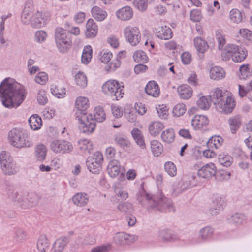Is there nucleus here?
I'll use <instances>...</instances> for the list:
<instances>
[{"mask_svg":"<svg viewBox=\"0 0 252 252\" xmlns=\"http://www.w3.org/2000/svg\"><path fill=\"white\" fill-rule=\"evenodd\" d=\"M50 17V14L47 11H37L32 15V26L33 28H40L44 27Z\"/></svg>","mask_w":252,"mask_h":252,"instance_id":"obj_11","label":"nucleus"},{"mask_svg":"<svg viewBox=\"0 0 252 252\" xmlns=\"http://www.w3.org/2000/svg\"><path fill=\"white\" fill-rule=\"evenodd\" d=\"M137 199L139 203L149 210L160 212L174 211L172 201L161 191L152 195L142 190L137 194Z\"/></svg>","mask_w":252,"mask_h":252,"instance_id":"obj_2","label":"nucleus"},{"mask_svg":"<svg viewBox=\"0 0 252 252\" xmlns=\"http://www.w3.org/2000/svg\"><path fill=\"white\" fill-rule=\"evenodd\" d=\"M214 229L210 226H205L201 229L199 232V237L203 240H208L213 235Z\"/></svg>","mask_w":252,"mask_h":252,"instance_id":"obj_42","label":"nucleus"},{"mask_svg":"<svg viewBox=\"0 0 252 252\" xmlns=\"http://www.w3.org/2000/svg\"><path fill=\"white\" fill-rule=\"evenodd\" d=\"M116 14L119 19L127 21L132 17L133 12L132 9L130 6H126L117 10Z\"/></svg>","mask_w":252,"mask_h":252,"instance_id":"obj_17","label":"nucleus"},{"mask_svg":"<svg viewBox=\"0 0 252 252\" xmlns=\"http://www.w3.org/2000/svg\"><path fill=\"white\" fill-rule=\"evenodd\" d=\"M163 124L158 121H154L150 123L149 125V132L153 136L158 135L163 129Z\"/></svg>","mask_w":252,"mask_h":252,"instance_id":"obj_23","label":"nucleus"},{"mask_svg":"<svg viewBox=\"0 0 252 252\" xmlns=\"http://www.w3.org/2000/svg\"><path fill=\"white\" fill-rule=\"evenodd\" d=\"M91 13L93 17L98 21H103L107 15V12L105 10L97 6L92 7Z\"/></svg>","mask_w":252,"mask_h":252,"instance_id":"obj_31","label":"nucleus"},{"mask_svg":"<svg viewBox=\"0 0 252 252\" xmlns=\"http://www.w3.org/2000/svg\"><path fill=\"white\" fill-rule=\"evenodd\" d=\"M72 201L76 206L82 207L87 204L89 201V197L87 194L78 193L73 196Z\"/></svg>","mask_w":252,"mask_h":252,"instance_id":"obj_26","label":"nucleus"},{"mask_svg":"<svg viewBox=\"0 0 252 252\" xmlns=\"http://www.w3.org/2000/svg\"><path fill=\"white\" fill-rule=\"evenodd\" d=\"M124 35L126 41L132 46H136L140 41L141 33L139 29L136 27L129 26L125 27Z\"/></svg>","mask_w":252,"mask_h":252,"instance_id":"obj_9","label":"nucleus"},{"mask_svg":"<svg viewBox=\"0 0 252 252\" xmlns=\"http://www.w3.org/2000/svg\"><path fill=\"white\" fill-rule=\"evenodd\" d=\"M47 36L46 32L43 30L37 31L35 34V40L38 43L44 42Z\"/></svg>","mask_w":252,"mask_h":252,"instance_id":"obj_62","label":"nucleus"},{"mask_svg":"<svg viewBox=\"0 0 252 252\" xmlns=\"http://www.w3.org/2000/svg\"><path fill=\"white\" fill-rule=\"evenodd\" d=\"M32 13L27 10H23L21 16V20L23 24L28 25L30 23L32 25V20L33 15Z\"/></svg>","mask_w":252,"mask_h":252,"instance_id":"obj_57","label":"nucleus"},{"mask_svg":"<svg viewBox=\"0 0 252 252\" xmlns=\"http://www.w3.org/2000/svg\"><path fill=\"white\" fill-rule=\"evenodd\" d=\"M239 72L240 75L239 76L240 79H245L252 75V71L250 70L248 64L241 65L239 68Z\"/></svg>","mask_w":252,"mask_h":252,"instance_id":"obj_53","label":"nucleus"},{"mask_svg":"<svg viewBox=\"0 0 252 252\" xmlns=\"http://www.w3.org/2000/svg\"><path fill=\"white\" fill-rule=\"evenodd\" d=\"M209 100H208L205 96H202L197 101L196 104L199 109L205 110L208 109L210 107V103L212 102L210 101V95Z\"/></svg>","mask_w":252,"mask_h":252,"instance_id":"obj_54","label":"nucleus"},{"mask_svg":"<svg viewBox=\"0 0 252 252\" xmlns=\"http://www.w3.org/2000/svg\"><path fill=\"white\" fill-rule=\"evenodd\" d=\"M89 106V100L87 97L79 96L77 98L75 102V117L88 114L87 109Z\"/></svg>","mask_w":252,"mask_h":252,"instance_id":"obj_14","label":"nucleus"},{"mask_svg":"<svg viewBox=\"0 0 252 252\" xmlns=\"http://www.w3.org/2000/svg\"><path fill=\"white\" fill-rule=\"evenodd\" d=\"M158 238L163 241H169L175 240V236L173 235L170 230H161L158 232Z\"/></svg>","mask_w":252,"mask_h":252,"instance_id":"obj_46","label":"nucleus"},{"mask_svg":"<svg viewBox=\"0 0 252 252\" xmlns=\"http://www.w3.org/2000/svg\"><path fill=\"white\" fill-rule=\"evenodd\" d=\"M37 100L38 103L41 105H44L47 103L48 98L45 91L41 90L38 91Z\"/></svg>","mask_w":252,"mask_h":252,"instance_id":"obj_59","label":"nucleus"},{"mask_svg":"<svg viewBox=\"0 0 252 252\" xmlns=\"http://www.w3.org/2000/svg\"><path fill=\"white\" fill-rule=\"evenodd\" d=\"M190 18L193 22L200 21L202 18L201 11L198 9H192L190 12Z\"/></svg>","mask_w":252,"mask_h":252,"instance_id":"obj_63","label":"nucleus"},{"mask_svg":"<svg viewBox=\"0 0 252 252\" xmlns=\"http://www.w3.org/2000/svg\"><path fill=\"white\" fill-rule=\"evenodd\" d=\"M244 220V215L242 214L235 213L228 219V221L230 224L237 226L241 224Z\"/></svg>","mask_w":252,"mask_h":252,"instance_id":"obj_52","label":"nucleus"},{"mask_svg":"<svg viewBox=\"0 0 252 252\" xmlns=\"http://www.w3.org/2000/svg\"><path fill=\"white\" fill-rule=\"evenodd\" d=\"M28 122L31 128L33 130L40 129L42 124V119L37 114H33L29 118Z\"/></svg>","mask_w":252,"mask_h":252,"instance_id":"obj_30","label":"nucleus"},{"mask_svg":"<svg viewBox=\"0 0 252 252\" xmlns=\"http://www.w3.org/2000/svg\"><path fill=\"white\" fill-rule=\"evenodd\" d=\"M48 79V75L44 72L38 73L35 77V81L41 85L44 84Z\"/></svg>","mask_w":252,"mask_h":252,"instance_id":"obj_64","label":"nucleus"},{"mask_svg":"<svg viewBox=\"0 0 252 252\" xmlns=\"http://www.w3.org/2000/svg\"><path fill=\"white\" fill-rule=\"evenodd\" d=\"M156 110L159 118L162 119H166L167 118L168 114L166 106L159 105L156 107Z\"/></svg>","mask_w":252,"mask_h":252,"instance_id":"obj_60","label":"nucleus"},{"mask_svg":"<svg viewBox=\"0 0 252 252\" xmlns=\"http://www.w3.org/2000/svg\"><path fill=\"white\" fill-rule=\"evenodd\" d=\"M47 153V149L43 144L38 145L35 150V156L36 159L38 161H42L46 158Z\"/></svg>","mask_w":252,"mask_h":252,"instance_id":"obj_39","label":"nucleus"},{"mask_svg":"<svg viewBox=\"0 0 252 252\" xmlns=\"http://www.w3.org/2000/svg\"><path fill=\"white\" fill-rule=\"evenodd\" d=\"M194 44L197 51L201 53H204L208 48L207 42L201 37H195Z\"/></svg>","mask_w":252,"mask_h":252,"instance_id":"obj_35","label":"nucleus"},{"mask_svg":"<svg viewBox=\"0 0 252 252\" xmlns=\"http://www.w3.org/2000/svg\"><path fill=\"white\" fill-rule=\"evenodd\" d=\"M186 110L185 105L183 104H178L174 106L172 113L174 116L180 117L185 114Z\"/></svg>","mask_w":252,"mask_h":252,"instance_id":"obj_58","label":"nucleus"},{"mask_svg":"<svg viewBox=\"0 0 252 252\" xmlns=\"http://www.w3.org/2000/svg\"><path fill=\"white\" fill-rule=\"evenodd\" d=\"M93 117L95 123V121L99 123L103 122L106 118L105 113L103 109L100 106L95 107L94 110V114Z\"/></svg>","mask_w":252,"mask_h":252,"instance_id":"obj_40","label":"nucleus"},{"mask_svg":"<svg viewBox=\"0 0 252 252\" xmlns=\"http://www.w3.org/2000/svg\"><path fill=\"white\" fill-rule=\"evenodd\" d=\"M147 0H134L133 5L139 10L145 11L147 8Z\"/></svg>","mask_w":252,"mask_h":252,"instance_id":"obj_61","label":"nucleus"},{"mask_svg":"<svg viewBox=\"0 0 252 252\" xmlns=\"http://www.w3.org/2000/svg\"><path fill=\"white\" fill-rule=\"evenodd\" d=\"M145 92L149 95L157 97L160 94V89L158 84L155 81H149L145 88Z\"/></svg>","mask_w":252,"mask_h":252,"instance_id":"obj_18","label":"nucleus"},{"mask_svg":"<svg viewBox=\"0 0 252 252\" xmlns=\"http://www.w3.org/2000/svg\"><path fill=\"white\" fill-rule=\"evenodd\" d=\"M55 40L56 46L61 53H66L72 44L70 34L62 27H57L55 30Z\"/></svg>","mask_w":252,"mask_h":252,"instance_id":"obj_5","label":"nucleus"},{"mask_svg":"<svg viewBox=\"0 0 252 252\" xmlns=\"http://www.w3.org/2000/svg\"><path fill=\"white\" fill-rule=\"evenodd\" d=\"M123 88L124 86L121 85L118 81L109 80L103 84L102 90L105 94L110 96L112 100H118L123 96Z\"/></svg>","mask_w":252,"mask_h":252,"instance_id":"obj_6","label":"nucleus"},{"mask_svg":"<svg viewBox=\"0 0 252 252\" xmlns=\"http://www.w3.org/2000/svg\"><path fill=\"white\" fill-rule=\"evenodd\" d=\"M216 173V167L213 163L206 164L197 172V176L200 178L209 179L215 176Z\"/></svg>","mask_w":252,"mask_h":252,"instance_id":"obj_15","label":"nucleus"},{"mask_svg":"<svg viewBox=\"0 0 252 252\" xmlns=\"http://www.w3.org/2000/svg\"><path fill=\"white\" fill-rule=\"evenodd\" d=\"M218 160L220 164L227 167L231 165L233 158L228 155L220 154L218 156Z\"/></svg>","mask_w":252,"mask_h":252,"instance_id":"obj_49","label":"nucleus"},{"mask_svg":"<svg viewBox=\"0 0 252 252\" xmlns=\"http://www.w3.org/2000/svg\"><path fill=\"white\" fill-rule=\"evenodd\" d=\"M164 170L171 177H174L177 174V168L172 162H166L164 164Z\"/></svg>","mask_w":252,"mask_h":252,"instance_id":"obj_55","label":"nucleus"},{"mask_svg":"<svg viewBox=\"0 0 252 252\" xmlns=\"http://www.w3.org/2000/svg\"><path fill=\"white\" fill-rule=\"evenodd\" d=\"M207 117L204 115H196L191 120V125L195 129H201L208 124Z\"/></svg>","mask_w":252,"mask_h":252,"instance_id":"obj_19","label":"nucleus"},{"mask_svg":"<svg viewBox=\"0 0 252 252\" xmlns=\"http://www.w3.org/2000/svg\"><path fill=\"white\" fill-rule=\"evenodd\" d=\"M137 239V237L134 235H130L124 232H118L113 236L114 242L118 245L130 244Z\"/></svg>","mask_w":252,"mask_h":252,"instance_id":"obj_13","label":"nucleus"},{"mask_svg":"<svg viewBox=\"0 0 252 252\" xmlns=\"http://www.w3.org/2000/svg\"><path fill=\"white\" fill-rule=\"evenodd\" d=\"M247 56V50L240 47L238 51L232 55V59L235 62H241L244 61Z\"/></svg>","mask_w":252,"mask_h":252,"instance_id":"obj_36","label":"nucleus"},{"mask_svg":"<svg viewBox=\"0 0 252 252\" xmlns=\"http://www.w3.org/2000/svg\"><path fill=\"white\" fill-rule=\"evenodd\" d=\"M40 199V196L35 193L30 192L26 194V200L24 203L26 207L36 205Z\"/></svg>","mask_w":252,"mask_h":252,"instance_id":"obj_25","label":"nucleus"},{"mask_svg":"<svg viewBox=\"0 0 252 252\" xmlns=\"http://www.w3.org/2000/svg\"><path fill=\"white\" fill-rule=\"evenodd\" d=\"M228 123L231 132L233 134L236 133L241 124L239 116L230 117L228 120Z\"/></svg>","mask_w":252,"mask_h":252,"instance_id":"obj_33","label":"nucleus"},{"mask_svg":"<svg viewBox=\"0 0 252 252\" xmlns=\"http://www.w3.org/2000/svg\"><path fill=\"white\" fill-rule=\"evenodd\" d=\"M133 58L136 62L140 63H145L148 60V58L145 52L141 50L135 52L133 54Z\"/></svg>","mask_w":252,"mask_h":252,"instance_id":"obj_51","label":"nucleus"},{"mask_svg":"<svg viewBox=\"0 0 252 252\" xmlns=\"http://www.w3.org/2000/svg\"><path fill=\"white\" fill-rule=\"evenodd\" d=\"M79 123V128L86 134L93 133L96 127V124L91 114H86L75 117Z\"/></svg>","mask_w":252,"mask_h":252,"instance_id":"obj_8","label":"nucleus"},{"mask_svg":"<svg viewBox=\"0 0 252 252\" xmlns=\"http://www.w3.org/2000/svg\"><path fill=\"white\" fill-rule=\"evenodd\" d=\"M27 92L25 87L17 82L5 78L0 85V97L3 106L17 108L25 100Z\"/></svg>","mask_w":252,"mask_h":252,"instance_id":"obj_1","label":"nucleus"},{"mask_svg":"<svg viewBox=\"0 0 252 252\" xmlns=\"http://www.w3.org/2000/svg\"><path fill=\"white\" fill-rule=\"evenodd\" d=\"M0 163L1 169L5 175L10 176L17 173L16 164L9 153L4 151L0 153Z\"/></svg>","mask_w":252,"mask_h":252,"instance_id":"obj_7","label":"nucleus"},{"mask_svg":"<svg viewBox=\"0 0 252 252\" xmlns=\"http://www.w3.org/2000/svg\"><path fill=\"white\" fill-rule=\"evenodd\" d=\"M114 140L116 144L119 146L126 148L129 146L130 142L126 136L121 133H117L114 135Z\"/></svg>","mask_w":252,"mask_h":252,"instance_id":"obj_34","label":"nucleus"},{"mask_svg":"<svg viewBox=\"0 0 252 252\" xmlns=\"http://www.w3.org/2000/svg\"><path fill=\"white\" fill-rule=\"evenodd\" d=\"M231 20L235 23H239L242 21L243 13L237 9H232L229 13Z\"/></svg>","mask_w":252,"mask_h":252,"instance_id":"obj_48","label":"nucleus"},{"mask_svg":"<svg viewBox=\"0 0 252 252\" xmlns=\"http://www.w3.org/2000/svg\"><path fill=\"white\" fill-rule=\"evenodd\" d=\"M210 97V101L216 108L221 109L225 114L231 113L235 106L232 97L220 88H216L212 91Z\"/></svg>","mask_w":252,"mask_h":252,"instance_id":"obj_3","label":"nucleus"},{"mask_svg":"<svg viewBox=\"0 0 252 252\" xmlns=\"http://www.w3.org/2000/svg\"><path fill=\"white\" fill-rule=\"evenodd\" d=\"M103 158L99 152L94 153L92 157H89L86 161V165L89 171L93 174H97L101 169V165Z\"/></svg>","mask_w":252,"mask_h":252,"instance_id":"obj_10","label":"nucleus"},{"mask_svg":"<svg viewBox=\"0 0 252 252\" xmlns=\"http://www.w3.org/2000/svg\"><path fill=\"white\" fill-rule=\"evenodd\" d=\"M162 141L168 143L173 142L175 138V133L173 128H168L163 131L161 135Z\"/></svg>","mask_w":252,"mask_h":252,"instance_id":"obj_38","label":"nucleus"},{"mask_svg":"<svg viewBox=\"0 0 252 252\" xmlns=\"http://www.w3.org/2000/svg\"><path fill=\"white\" fill-rule=\"evenodd\" d=\"M49 243L45 236H40L37 242V248L40 252H44L48 248Z\"/></svg>","mask_w":252,"mask_h":252,"instance_id":"obj_50","label":"nucleus"},{"mask_svg":"<svg viewBox=\"0 0 252 252\" xmlns=\"http://www.w3.org/2000/svg\"><path fill=\"white\" fill-rule=\"evenodd\" d=\"M223 142L222 138L220 136H214L210 138L207 143L208 148H213L214 150L219 149Z\"/></svg>","mask_w":252,"mask_h":252,"instance_id":"obj_28","label":"nucleus"},{"mask_svg":"<svg viewBox=\"0 0 252 252\" xmlns=\"http://www.w3.org/2000/svg\"><path fill=\"white\" fill-rule=\"evenodd\" d=\"M108 173L113 178H115L120 172V164L118 160L112 159L107 166Z\"/></svg>","mask_w":252,"mask_h":252,"instance_id":"obj_21","label":"nucleus"},{"mask_svg":"<svg viewBox=\"0 0 252 252\" xmlns=\"http://www.w3.org/2000/svg\"><path fill=\"white\" fill-rule=\"evenodd\" d=\"M76 85L84 88L87 85V79L86 75L82 71H79L75 76Z\"/></svg>","mask_w":252,"mask_h":252,"instance_id":"obj_47","label":"nucleus"},{"mask_svg":"<svg viewBox=\"0 0 252 252\" xmlns=\"http://www.w3.org/2000/svg\"><path fill=\"white\" fill-rule=\"evenodd\" d=\"M69 242V239L66 237L57 239L52 247L53 252H61Z\"/></svg>","mask_w":252,"mask_h":252,"instance_id":"obj_27","label":"nucleus"},{"mask_svg":"<svg viewBox=\"0 0 252 252\" xmlns=\"http://www.w3.org/2000/svg\"><path fill=\"white\" fill-rule=\"evenodd\" d=\"M50 146L51 149L57 153H68L73 149L72 144L65 140H54L51 143Z\"/></svg>","mask_w":252,"mask_h":252,"instance_id":"obj_12","label":"nucleus"},{"mask_svg":"<svg viewBox=\"0 0 252 252\" xmlns=\"http://www.w3.org/2000/svg\"><path fill=\"white\" fill-rule=\"evenodd\" d=\"M177 92L181 98L184 99H188L192 95V89L187 84H183L177 88Z\"/></svg>","mask_w":252,"mask_h":252,"instance_id":"obj_22","label":"nucleus"},{"mask_svg":"<svg viewBox=\"0 0 252 252\" xmlns=\"http://www.w3.org/2000/svg\"><path fill=\"white\" fill-rule=\"evenodd\" d=\"M131 134L137 144L142 149L145 148V143L142 131L137 128H133Z\"/></svg>","mask_w":252,"mask_h":252,"instance_id":"obj_24","label":"nucleus"},{"mask_svg":"<svg viewBox=\"0 0 252 252\" xmlns=\"http://www.w3.org/2000/svg\"><path fill=\"white\" fill-rule=\"evenodd\" d=\"M224 204L223 199L220 196L215 197L212 200L211 207L210 208V213L212 215H216L223 209Z\"/></svg>","mask_w":252,"mask_h":252,"instance_id":"obj_20","label":"nucleus"},{"mask_svg":"<svg viewBox=\"0 0 252 252\" xmlns=\"http://www.w3.org/2000/svg\"><path fill=\"white\" fill-rule=\"evenodd\" d=\"M156 36L162 40H169L173 36V32L170 27L167 26H158L155 28Z\"/></svg>","mask_w":252,"mask_h":252,"instance_id":"obj_16","label":"nucleus"},{"mask_svg":"<svg viewBox=\"0 0 252 252\" xmlns=\"http://www.w3.org/2000/svg\"><path fill=\"white\" fill-rule=\"evenodd\" d=\"M215 37L218 42V48L220 50H221L226 43L225 35L223 31L221 30H218L215 32Z\"/></svg>","mask_w":252,"mask_h":252,"instance_id":"obj_37","label":"nucleus"},{"mask_svg":"<svg viewBox=\"0 0 252 252\" xmlns=\"http://www.w3.org/2000/svg\"><path fill=\"white\" fill-rule=\"evenodd\" d=\"M100 60L102 63L108 64L113 57L112 53L107 50H103L99 53Z\"/></svg>","mask_w":252,"mask_h":252,"instance_id":"obj_56","label":"nucleus"},{"mask_svg":"<svg viewBox=\"0 0 252 252\" xmlns=\"http://www.w3.org/2000/svg\"><path fill=\"white\" fill-rule=\"evenodd\" d=\"M151 148L154 156L156 157L159 156L163 151L162 144L157 140L151 141Z\"/></svg>","mask_w":252,"mask_h":252,"instance_id":"obj_44","label":"nucleus"},{"mask_svg":"<svg viewBox=\"0 0 252 252\" xmlns=\"http://www.w3.org/2000/svg\"><path fill=\"white\" fill-rule=\"evenodd\" d=\"M8 141L11 146L17 149L29 148L32 145L27 131L20 128H14L9 131Z\"/></svg>","mask_w":252,"mask_h":252,"instance_id":"obj_4","label":"nucleus"},{"mask_svg":"<svg viewBox=\"0 0 252 252\" xmlns=\"http://www.w3.org/2000/svg\"><path fill=\"white\" fill-rule=\"evenodd\" d=\"M50 90L52 94L58 98H63L65 95V89L63 87L52 85Z\"/></svg>","mask_w":252,"mask_h":252,"instance_id":"obj_45","label":"nucleus"},{"mask_svg":"<svg viewBox=\"0 0 252 252\" xmlns=\"http://www.w3.org/2000/svg\"><path fill=\"white\" fill-rule=\"evenodd\" d=\"M92 57V49L91 46L87 45L84 47L81 57L82 62L83 63L88 64Z\"/></svg>","mask_w":252,"mask_h":252,"instance_id":"obj_41","label":"nucleus"},{"mask_svg":"<svg viewBox=\"0 0 252 252\" xmlns=\"http://www.w3.org/2000/svg\"><path fill=\"white\" fill-rule=\"evenodd\" d=\"M210 76L213 80H219L225 77V71L220 66H214L210 69Z\"/></svg>","mask_w":252,"mask_h":252,"instance_id":"obj_29","label":"nucleus"},{"mask_svg":"<svg viewBox=\"0 0 252 252\" xmlns=\"http://www.w3.org/2000/svg\"><path fill=\"white\" fill-rule=\"evenodd\" d=\"M187 186L184 183L181 181L173 185V189L172 192V195L176 196L182 193L187 189Z\"/></svg>","mask_w":252,"mask_h":252,"instance_id":"obj_43","label":"nucleus"},{"mask_svg":"<svg viewBox=\"0 0 252 252\" xmlns=\"http://www.w3.org/2000/svg\"><path fill=\"white\" fill-rule=\"evenodd\" d=\"M26 194H20L15 190L12 191L9 194V199L13 202L16 203L23 207H26L24 203V200H26Z\"/></svg>","mask_w":252,"mask_h":252,"instance_id":"obj_32","label":"nucleus"}]
</instances>
